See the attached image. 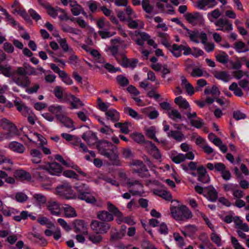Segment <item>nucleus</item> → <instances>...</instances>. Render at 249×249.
<instances>
[{
  "label": "nucleus",
  "instance_id": "46",
  "mask_svg": "<svg viewBox=\"0 0 249 249\" xmlns=\"http://www.w3.org/2000/svg\"><path fill=\"white\" fill-rule=\"evenodd\" d=\"M186 31L187 32V34L189 36L190 40L192 41L196 42V43H199V41L197 39V38L199 36V32L198 31H192L189 29V31Z\"/></svg>",
  "mask_w": 249,
  "mask_h": 249
},
{
  "label": "nucleus",
  "instance_id": "42",
  "mask_svg": "<svg viewBox=\"0 0 249 249\" xmlns=\"http://www.w3.org/2000/svg\"><path fill=\"white\" fill-rule=\"evenodd\" d=\"M28 198L27 196L21 192H17L15 196L16 201L19 203H23L26 201Z\"/></svg>",
  "mask_w": 249,
  "mask_h": 249
},
{
  "label": "nucleus",
  "instance_id": "2",
  "mask_svg": "<svg viewBox=\"0 0 249 249\" xmlns=\"http://www.w3.org/2000/svg\"><path fill=\"white\" fill-rule=\"evenodd\" d=\"M75 189L79 199L91 204H94L96 202V198L91 196L92 191L88 184L82 183L77 184L75 186Z\"/></svg>",
  "mask_w": 249,
  "mask_h": 249
},
{
  "label": "nucleus",
  "instance_id": "11",
  "mask_svg": "<svg viewBox=\"0 0 249 249\" xmlns=\"http://www.w3.org/2000/svg\"><path fill=\"white\" fill-rule=\"evenodd\" d=\"M97 217L101 221L107 223L114 220L113 215L105 210L98 212L97 213Z\"/></svg>",
  "mask_w": 249,
  "mask_h": 249
},
{
  "label": "nucleus",
  "instance_id": "45",
  "mask_svg": "<svg viewBox=\"0 0 249 249\" xmlns=\"http://www.w3.org/2000/svg\"><path fill=\"white\" fill-rule=\"evenodd\" d=\"M124 235V231H121L118 232H111L110 240L111 241H116L119 239H121Z\"/></svg>",
  "mask_w": 249,
  "mask_h": 249
},
{
  "label": "nucleus",
  "instance_id": "15",
  "mask_svg": "<svg viewBox=\"0 0 249 249\" xmlns=\"http://www.w3.org/2000/svg\"><path fill=\"white\" fill-rule=\"evenodd\" d=\"M209 4V7L213 8L217 4L215 0H200L197 2V7L201 10H204L205 7Z\"/></svg>",
  "mask_w": 249,
  "mask_h": 249
},
{
  "label": "nucleus",
  "instance_id": "27",
  "mask_svg": "<svg viewBox=\"0 0 249 249\" xmlns=\"http://www.w3.org/2000/svg\"><path fill=\"white\" fill-rule=\"evenodd\" d=\"M154 193L156 195L166 200H170L172 198L171 194L166 190H162L159 189H155L154 191Z\"/></svg>",
  "mask_w": 249,
  "mask_h": 249
},
{
  "label": "nucleus",
  "instance_id": "37",
  "mask_svg": "<svg viewBox=\"0 0 249 249\" xmlns=\"http://www.w3.org/2000/svg\"><path fill=\"white\" fill-rule=\"evenodd\" d=\"M108 212L113 215V217L117 214H120V211L119 209L110 202L107 203Z\"/></svg>",
  "mask_w": 249,
  "mask_h": 249
},
{
  "label": "nucleus",
  "instance_id": "29",
  "mask_svg": "<svg viewBox=\"0 0 249 249\" xmlns=\"http://www.w3.org/2000/svg\"><path fill=\"white\" fill-rule=\"evenodd\" d=\"M150 145V153L152 156L157 160H159L161 158V154L160 150L157 148L156 145L153 143L152 142H149Z\"/></svg>",
  "mask_w": 249,
  "mask_h": 249
},
{
  "label": "nucleus",
  "instance_id": "1",
  "mask_svg": "<svg viewBox=\"0 0 249 249\" xmlns=\"http://www.w3.org/2000/svg\"><path fill=\"white\" fill-rule=\"evenodd\" d=\"M82 138L89 145L95 144L100 154L110 160L113 165H120L117 154V148L111 142L107 140H99L96 134L90 130L84 132Z\"/></svg>",
  "mask_w": 249,
  "mask_h": 249
},
{
  "label": "nucleus",
  "instance_id": "56",
  "mask_svg": "<svg viewBox=\"0 0 249 249\" xmlns=\"http://www.w3.org/2000/svg\"><path fill=\"white\" fill-rule=\"evenodd\" d=\"M57 222L67 231H69L71 230V227L68 225L67 223L64 219L62 218H58L57 219Z\"/></svg>",
  "mask_w": 249,
  "mask_h": 249
},
{
  "label": "nucleus",
  "instance_id": "59",
  "mask_svg": "<svg viewBox=\"0 0 249 249\" xmlns=\"http://www.w3.org/2000/svg\"><path fill=\"white\" fill-rule=\"evenodd\" d=\"M191 75L194 77H201L203 75V71L200 68L196 67L193 69Z\"/></svg>",
  "mask_w": 249,
  "mask_h": 249
},
{
  "label": "nucleus",
  "instance_id": "16",
  "mask_svg": "<svg viewBox=\"0 0 249 249\" xmlns=\"http://www.w3.org/2000/svg\"><path fill=\"white\" fill-rule=\"evenodd\" d=\"M47 208L53 215L59 216L61 214L59 205L56 202H49Z\"/></svg>",
  "mask_w": 249,
  "mask_h": 249
},
{
  "label": "nucleus",
  "instance_id": "35",
  "mask_svg": "<svg viewBox=\"0 0 249 249\" xmlns=\"http://www.w3.org/2000/svg\"><path fill=\"white\" fill-rule=\"evenodd\" d=\"M62 30L64 32L71 33L76 35H79L80 33L81 32L80 30L72 28L69 25L62 26Z\"/></svg>",
  "mask_w": 249,
  "mask_h": 249
},
{
  "label": "nucleus",
  "instance_id": "43",
  "mask_svg": "<svg viewBox=\"0 0 249 249\" xmlns=\"http://www.w3.org/2000/svg\"><path fill=\"white\" fill-rule=\"evenodd\" d=\"M116 81L122 87H125L129 84V80L123 75L120 74L116 77Z\"/></svg>",
  "mask_w": 249,
  "mask_h": 249
},
{
  "label": "nucleus",
  "instance_id": "28",
  "mask_svg": "<svg viewBox=\"0 0 249 249\" xmlns=\"http://www.w3.org/2000/svg\"><path fill=\"white\" fill-rule=\"evenodd\" d=\"M214 76L217 79L227 82L230 79V76L226 71H216L214 74Z\"/></svg>",
  "mask_w": 249,
  "mask_h": 249
},
{
  "label": "nucleus",
  "instance_id": "41",
  "mask_svg": "<svg viewBox=\"0 0 249 249\" xmlns=\"http://www.w3.org/2000/svg\"><path fill=\"white\" fill-rule=\"evenodd\" d=\"M142 5L143 10L148 14L152 13L153 7L150 4L149 0H142Z\"/></svg>",
  "mask_w": 249,
  "mask_h": 249
},
{
  "label": "nucleus",
  "instance_id": "3",
  "mask_svg": "<svg viewBox=\"0 0 249 249\" xmlns=\"http://www.w3.org/2000/svg\"><path fill=\"white\" fill-rule=\"evenodd\" d=\"M170 210L173 217L177 221H185L191 219L193 217L192 213L185 205L172 207L171 208Z\"/></svg>",
  "mask_w": 249,
  "mask_h": 249
},
{
  "label": "nucleus",
  "instance_id": "22",
  "mask_svg": "<svg viewBox=\"0 0 249 249\" xmlns=\"http://www.w3.org/2000/svg\"><path fill=\"white\" fill-rule=\"evenodd\" d=\"M124 112L125 114H128L132 118H134L137 120H139L142 119V117L141 115H140L134 109L132 108L126 107L124 108Z\"/></svg>",
  "mask_w": 249,
  "mask_h": 249
},
{
  "label": "nucleus",
  "instance_id": "14",
  "mask_svg": "<svg viewBox=\"0 0 249 249\" xmlns=\"http://www.w3.org/2000/svg\"><path fill=\"white\" fill-rule=\"evenodd\" d=\"M31 161L34 163H39L41 162L42 158L41 152L37 149H33L30 151Z\"/></svg>",
  "mask_w": 249,
  "mask_h": 249
},
{
  "label": "nucleus",
  "instance_id": "53",
  "mask_svg": "<svg viewBox=\"0 0 249 249\" xmlns=\"http://www.w3.org/2000/svg\"><path fill=\"white\" fill-rule=\"evenodd\" d=\"M186 46H184L183 45H178L177 44H174L173 50L174 51V53H179V57L181 56L182 54V51H184L185 49H186Z\"/></svg>",
  "mask_w": 249,
  "mask_h": 249
},
{
  "label": "nucleus",
  "instance_id": "19",
  "mask_svg": "<svg viewBox=\"0 0 249 249\" xmlns=\"http://www.w3.org/2000/svg\"><path fill=\"white\" fill-rule=\"evenodd\" d=\"M169 138H172L178 142H182L184 139L183 134L178 130H171L167 133Z\"/></svg>",
  "mask_w": 249,
  "mask_h": 249
},
{
  "label": "nucleus",
  "instance_id": "39",
  "mask_svg": "<svg viewBox=\"0 0 249 249\" xmlns=\"http://www.w3.org/2000/svg\"><path fill=\"white\" fill-rule=\"evenodd\" d=\"M17 175L18 178L23 180L29 181L31 179V176L30 174L23 170H18L17 171Z\"/></svg>",
  "mask_w": 249,
  "mask_h": 249
},
{
  "label": "nucleus",
  "instance_id": "44",
  "mask_svg": "<svg viewBox=\"0 0 249 249\" xmlns=\"http://www.w3.org/2000/svg\"><path fill=\"white\" fill-rule=\"evenodd\" d=\"M64 213L65 216L67 217H72L77 215L74 208L69 206L64 208Z\"/></svg>",
  "mask_w": 249,
  "mask_h": 249
},
{
  "label": "nucleus",
  "instance_id": "58",
  "mask_svg": "<svg viewBox=\"0 0 249 249\" xmlns=\"http://www.w3.org/2000/svg\"><path fill=\"white\" fill-rule=\"evenodd\" d=\"M238 187V185L233 183L225 184L223 185V188L226 192L230 191L233 192L235 189H237Z\"/></svg>",
  "mask_w": 249,
  "mask_h": 249
},
{
  "label": "nucleus",
  "instance_id": "64",
  "mask_svg": "<svg viewBox=\"0 0 249 249\" xmlns=\"http://www.w3.org/2000/svg\"><path fill=\"white\" fill-rule=\"evenodd\" d=\"M58 42L61 47L65 52L68 51L69 46L65 38H60Z\"/></svg>",
  "mask_w": 249,
  "mask_h": 249
},
{
  "label": "nucleus",
  "instance_id": "30",
  "mask_svg": "<svg viewBox=\"0 0 249 249\" xmlns=\"http://www.w3.org/2000/svg\"><path fill=\"white\" fill-rule=\"evenodd\" d=\"M229 89L230 90L233 91L234 94L237 97H242L243 95L242 90L238 87L237 84L235 82H233L229 86Z\"/></svg>",
  "mask_w": 249,
  "mask_h": 249
},
{
  "label": "nucleus",
  "instance_id": "7",
  "mask_svg": "<svg viewBox=\"0 0 249 249\" xmlns=\"http://www.w3.org/2000/svg\"><path fill=\"white\" fill-rule=\"evenodd\" d=\"M110 224L103 221L92 220L90 223L91 229L98 234H105L107 233L110 228Z\"/></svg>",
  "mask_w": 249,
  "mask_h": 249
},
{
  "label": "nucleus",
  "instance_id": "57",
  "mask_svg": "<svg viewBox=\"0 0 249 249\" xmlns=\"http://www.w3.org/2000/svg\"><path fill=\"white\" fill-rule=\"evenodd\" d=\"M190 124L191 125L196 127V128H200L204 124V123L202 119H200L198 120H191Z\"/></svg>",
  "mask_w": 249,
  "mask_h": 249
},
{
  "label": "nucleus",
  "instance_id": "36",
  "mask_svg": "<svg viewBox=\"0 0 249 249\" xmlns=\"http://www.w3.org/2000/svg\"><path fill=\"white\" fill-rule=\"evenodd\" d=\"M12 68L10 66L8 67H5L2 65H0V73L3 74L5 76L7 77L12 78V76L14 75L11 73Z\"/></svg>",
  "mask_w": 249,
  "mask_h": 249
},
{
  "label": "nucleus",
  "instance_id": "33",
  "mask_svg": "<svg viewBox=\"0 0 249 249\" xmlns=\"http://www.w3.org/2000/svg\"><path fill=\"white\" fill-rule=\"evenodd\" d=\"M220 16L221 13L218 8L208 13L207 14L208 18L211 22H214L213 19H217Z\"/></svg>",
  "mask_w": 249,
  "mask_h": 249
},
{
  "label": "nucleus",
  "instance_id": "13",
  "mask_svg": "<svg viewBox=\"0 0 249 249\" xmlns=\"http://www.w3.org/2000/svg\"><path fill=\"white\" fill-rule=\"evenodd\" d=\"M105 114L107 120H110L112 122L115 123L120 120V113L115 109H109L106 112Z\"/></svg>",
  "mask_w": 249,
  "mask_h": 249
},
{
  "label": "nucleus",
  "instance_id": "52",
  "mask_svg": "<svg viewBox=\"0 0 249 249\" xmlns=\"http://www.w3.org/2000/svg\"><path fill=\"white\" fill-rule=\"evenodd\" d=\"M16 11L24 18L26 21L28 23L32 22V19H31L30 16L27 13L25 10H21L19 9Z\"/></svg>",
  "mask_w": 249,
  "mask_h": 249
},
{
  "label": "nucleus",
  "instance_id": "26",
  "mask_svg": "<svg viewBox=\"0 0 249 249\" xmlns=\"http://www.w3.org/2000/svg\"><path fill=\"white\" fill-rule=\"evenodd\" d=\"M57 120L64 124V126L67 128H71L73 126V122L71 119L67 117L66 115L58 116Z\"/></svg>",
  "mask_w": 249,
  "mask_h": 249
},
{
  "label": "nucleus",
  "instance_id": "55",
  "mask_svg": "<svg viewBox=\"0 0 249 249\" xmlns=\"http://www.w3.org/2000/svg\"><path fill=\"white\" fill-rule=\"evenodd\" d=\"M63 175L67 178L77 179L78 175L72 170H66L63 172Z\"/></svg>",
  "mask_w": 249,
  "mask_h": 249
},
{
  "label": "nucleus",
  "instance_id": "47",
  "mask_svg": "<svg viewBox=\"0 0 249 249\" xmlns=\"http://www.w3.org/2000/svg\"><path fill=\"white\" fill-rule=\"evenodd\" d=\"M233 118L236 120L245 119L247 118L246 115L240 110H237L233 112Z\"/></svg>",
  "mask_w": 249,
  "mask_h": 249
},
{
  "label": "nucleus",
  "instance_id": "6",
  "mask_svg": "<svg viewBox=\"0 0 249 249\" xmlns=\"http://www.w3.org/2000/svg\"><path fill=\"white\" fill-rule=\"evenodd\" d=\"M39 168L46 170L51 175L56 176H60L63 171L61 165L56 162H48L45 165L40 166Z\"/></svg>",
  "mask_w": 249,
  "mask_h": 249
},
{
  "label": "nucleus",
  "instance_id": "40",
  "mask_svg": "<svg viewBox=\"0 0 249 249\" xmlns=\"http://www.w3.org/2000/svg\"><path fill=\"white\" fill-rule=\"evenodd\" d=\"M89 239L94 244H97L100 243L103 240V237L99 234L94 233L90 234L89 236Z\"/></svg>",
  "mask_w": 249,
  "mask_h": 249
},
{
  "label": "nucleus",
  "instance_id": "5",
  "mask_svg": "<svg viewBox=\"0 0 249 249\" xmlns=\"http://www.w3.org/2000/svg\"><path fill=\"white\" fill-rule=\"evenodd\" d=\"M55 191L57 195L67 199L72 198L74 196L71 186L68 182H63L58 185Z\"/></svg>",
  "mask_w": 249,
  "mask_h": 249
},
{
  "label": "nucleus",
  "instance_id": "21",
  "mask_svg": "<svg viewBox=\"0 0 249 249\" xmlns=\"http://www.w3.org/2000/svg\"><path fill=\"white\" fill-rule=\"evenodd\" d=\"M45 9H46L47 13L49 15L53 18H55L57 16V11H60L62 13H64V10L59 7H57L56 9L52 7L49 3L47 4Z\"/></svg>",
  "mask_w": 249,
  "mask_h": 249
},
{
  "label": "nucleus",
  "instance_id": "18",
  "mask_svg": "<svg viewBox=\"0 0 249 249\" xmlns=\"http://www.w3.org/2000/svg\"><path fill=\"white\" fill-rule=\"evenodd\" d=\"M74 231L76 233L80 232L82 230L87 229V224L84 220L77 219L74 222Z\"/></svg>",
  "mask_w": 249,
  "mask_h": 249
},
{
  "label": "nucleus",
  "instance_id": "20",
  "mask_svg": "<svg viewBox=\"0 0 249 249\" xmlns=\"http://www.w3.org/2000/svg\"><path fill=\"white\" fill-rule=\"evenodd\" d=\"M69 100H71V109H77L78 107H83L84 104L82 103L79 98H77L72 94H70L69 96Z\"/></svg>",
  "mask_w": 249,
  "mask_h": 249
},
{
  "label": "nucleus",
  "instance_id": "25",
  "mask_svg": "<svg viewBox=\"0 0 249 249\" xmlns=\"http://www.w3.org/2000/svg\"><path fill=\"white\" fill-rule=\"evenodd\" d=\"M174 102L180 108L187 109L190 107L189 103L185 99L183 98L181 96L176 97Z\"/></svg>",
  "mask_w": 249,
  "mask_h": 249
},
{
  "label": "nucleus",
  "instance_id": "4",
  "mask_svg": "<svg viewBox=\"0 0 249 249\" xmlns=\"http://www.w3.org/2000/svg\"><path fill=\"white\" fill-rule=\"evenodd\" d=\"M16 73L20 76H12L13 81L18 86L22 88L29 87L31 84L29 78L27 76L28 72L23 67H18L17 68Z\"/></svg>",
  "mask_w": 249,
  "mask_h": 249
},
{
  "label": "nucleus",
  "instance_id": "50",
  "mask_svg": "<svg viewBox=\"0 0 249 249\" xmlns=\"http://www.w3.org/2000/svg\"><path fill=\"white\" fill-rule=\"evenodd\" d=\"M211 239L218 247L221 246V239L220 237L215 232H213L211 234Z\"/></svg>",
  "mask_w": 249,
  "mask_h": 249
},
{
  "label": "nucleus",
  "instance_id": "62",
  "mask_svg": "<svg viewBox=\"0 0 249 249\" xmlns=\"http://www.w3.org/2000/svg\"><path fill=\"white\" fill-rule=\"evenodd\" d=\"M87 5L92 13H94L97 11V5L96 1L92 0H89L87 2Z\"/></svg>",
  "mask_w": 249,
  "mask_h": 249
},
{
  "label": "nucleus",
  "instance_id": "38",
  "mask_svg": "<svg viewBox=\"0 0 249 249\" xmlns=\"http://www.w3.org/2000/svg\"><path fill=\"white\" fill-rule=\"evenodd\" d=\"M148 172V169L146 165H143L142 167L138 168H134L133 172L138 174L139 176L143 178L146 176V173Z\"/></svg>",
  "mask_w": 249,
  "mask_h": 249
},
{
  "label": "nucleus",
  "instance_id": "10",
  "mask_svg": "<svg viewBox=\"0 0 249 249\" xmlns=\"http://www.w3.org/2000/svg\"><path fill=\"white\" fill-rule=\"evenodd\" d=\"M206 195H204L206 196L208 200L211 202H215L218 198V193L212 185L205 188Z\"/></svg>",
  "mask_w": 249,
  "mask_h": 249
},
{
  "label": "nucleus",
  "instance_id": "49",
  "mask_svg": "<svg viewBox=\"0 0 249 249\" xmlns=\"http://www.w3.org/2000/svg\"><path fill=\"white\" fill-rule=\"evenodd\" d=\"M172 160L176 164H179L185 160L184 154L179 153L171 158Z\"/></svg>",
  "mask_w": 249,
  "mask_h": 249
},
{
  "label": "nucleus",
  "instance_id": "24",
  "mask_svg": "<svg viewBox=\"0 0 249 249\" xmlns=\"http://www.w3.org/2000/svg\"><path fill=\"white\" fill-rule=\"evenodd\" d=\"M70 6L72 7L71 11L74 16H78L83 10L82 7L78 4L76 1H72L71 0H70Z\"/></svg>",
  "mask_w": 249,
  "mask_h": 249
},
{
  "label": "nucleus",
  "instance_id": "9",
  "mask_svg": "<svg viewBox=\"0 0 249 249\" xmlns=\"http://www.w3.org/2000/svg\"><path fill=\"white\" fill-rule=\"evenodd\" d=\"M197 180L203 183H208L210 181V178L207 174L206 168L202 165L199 166L197 169Z\"/></svg>",
  "mask_w": 249,
  "mask_h": 249
},
{
  "label": "nucleus",
  "instance_id": "12",
  "mask_svg": "<svg viewBox=\"0 0 249 249\" xmlns=\"http://www.w3.org/2000/svg\"><path fill=\"white\" fill-rule=\"evenodd\" d=\"M202 18V15L199 12L187 13L185 15V18L186 20L191 24H194L196 21H200Z\"/></svg>",
  "mask_w": 249,
  "mask_h": 249
},
{
  "label": "nucleus",
  "instance_id": "23",
  "mask_svg": "<svg viewBox=\"0 0 249 249\" xmlns=\"http://www.w3.org/2000/svg\"><path fill=\"white\" fill-rule=\"evenodd\" d=\"M63 106L61 105H52L49 107V110L52 113L55 114L56 119H57L58 116H63Z\"/></svg>",
  "mask_w": 249,
  "mask_h": 249
},
{
  "label": "nucleus",
  "instance_id": "63",
  "mask_svg": "<svg viewBox=\"0 0 249 249\" xmlns=\"http://www.w3.org/2000/svg\"><path fill=\"white\" fill-rule=\"evenodd\" d=\"M28 12L30 15V16L33 19L35 20L36 21H38L41 19V16L33 9L30 8Z\"/></svg>",
  "mask_w": 249,
  "mask_h": 249
},
{
  "label": "nucleus",
  "instance_id": "61",
  "mask_svg": "<svg viewBox=\"0 0 249 249\" xmlns=\"http://www.w3.org/2000/svg\"><path fill=\"white\" fill-rule=\"evenodd\" d=\"M214 24L216 26L219 27V28L217 29V30H220L222 31H225L224 27L226 24V22L224 21L223 18H220L216 21L214 22Z\"/></svg>",
  "mask_w": 249,
  "mask_h": 249
},
{
  "label": "nucleus",
  "instance_id": "60",
  "mask_svg": "<svg viewBox=\"0 0 249 249\" xmlns=\"http://www.w3.org/2000/svg\"><path fill=\"white\" fill-rule=\"evenodd\" d=\"M126 21L128 22V26L130 29H137L138 27V24L136 20H132L131 17H128Z\"/></svg>",
  "mask_w": 249,
  "mask_h": 249
},
{
  "label": "nucleus",
  "instance_id": "17",
  "mask_svg": "<svg viewBox=\"0 0 249 249\" xmlns=\"http://www.w3.org/2000/svg\"><path fill=\"white\" fill-rule=\"evenodd\" d=\"M8 147L12 151L18 153H22L25 150L23 145L16 141L10 142Z\"/></svg>",
  "mask_w": 249,
  "mask_h": 249
},
{
  "label": "nucleus",
  "instance_id": "31",
  "mask_svg": "<svg viewBox=\"0 0 249 249\" xmlns=\"http://www.w3.org/2000/svg\"><path fill=\"white\" fill-rule=\"evenodd\" d=\"M235 49L238 53H245L249 51V47L244 42L239 41L235 43Z\"/></svg>",
  "mask_w": 249,
  "mask_h": 249
},
{
  "label": "nucleus",
  "instance_id": "8",
  "mask_svg": "<svg viewBox=\"0 0 249 249\" xmlns=\"http://www.w3.org/2000/svg\"><path fill=\"white\" fill-rule=\"evenodd\" d=\"M48 172L46 170H36L33 173V177L38 182L45 183L47 186H51L52 180L47 176Z\"/></svg>",
  "mask_w": 249,
  "mask_h": 249
},
{
  "label": "nucleus",
  "instance_id": "32",
  "mask_svg": "<svg viewBox=\"0 0 249 249\" xmlns=\"http://www.w3.org/2000/svg\"><path fill=\"white\" fill-rule=\"evenodd\" d=\"M216 59L219 62L226 64L229 60L228 55L223 51H220V53L216 55Z\"/></svg>",
  "mask_w": 249,
  "mask_h": 249
},
{
  "label": "nucleus",
  "instance_id": "51",
  "mask_svg": "<svg viewBox=\"0 0 249 249\" xmlns=\"http://www.w3.org/2000/svg\"><path fill=\"white\" fill-rule=\"evenodd\" d=\"M169 117L172 120L175 121L177 119H180L181 115L178 110L173 109L168 113Z\"/></svg>",
  "mask_w": 249,
  "mask_h": 249
},
{
  "label": "nucleus",
  "instance_id": "54",
  "mask_svg": "<svg viewBox=\"0 0 249 249\" xmlns=\"http://www.w3.org/2000/svg\"><path fill=\"white\" fill-rule=\"evenodd\" d=\"M197 87H196L195 90L196 92L201 90V88L207 85V81L204 79H200L197 81Z\"/></svg>",
  "mask_w": 249,
  "mask_h": 249
},
{
  "label": "nucleus",
  "instance_id": "34",
  "mask_svg": "<svg viewBox=\"0 0 249 249\" xmlns=\"http://www.w3.org/2000/svg\"><path fill=\"white\" fill-rule=\"evenodd\" d=\"M155 128L151 126L146 130V135L151 139L157 142H160L159 140L156 137Z\"/></svg>",
  "mask_w": 249,
  "mask_h": 249
},
{
  "label": "nucleus",
  "instance_id": "48",
  "mask_svg": "<svg viewBox=\"0 0 249 249\" xmlns=\"http://www.w3.org/2000/svg\"><path fill=\"white\" fill-rule=\"evenodd\" d=\"M55 96L58 99H62L63 97V92L60 86H56L53 91Z\"/></svg>",
  "mask_w": 249,
  "mask_h": 249
}]
</instances>
